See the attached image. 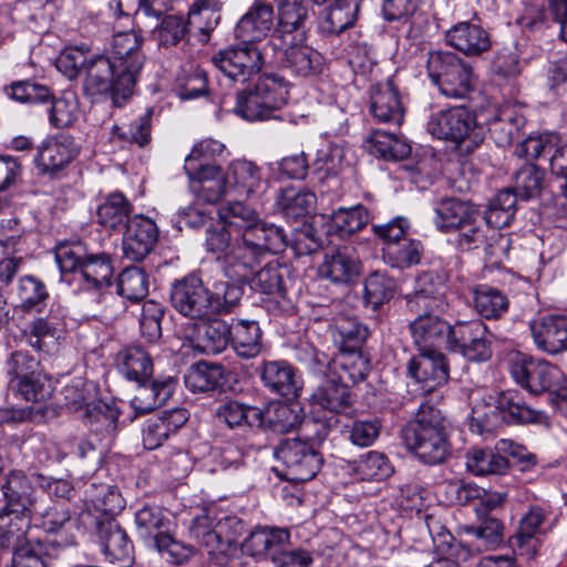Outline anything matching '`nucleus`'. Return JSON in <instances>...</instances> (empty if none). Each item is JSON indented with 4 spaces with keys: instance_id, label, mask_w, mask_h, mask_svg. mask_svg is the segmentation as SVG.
<instances>
[{
    "instance_id": "f257e3e1",
    "label": "nucleus",
    "mask_w": 567,
    "mask_h": 567,
    "mask_svg": "<svg viewBox=\"0 0 567 567\" xmlns=\"http://www.w3.org/2000/svg\"><path fill=\"white\" fill-rule=\"evenodd\" d=\"M218 214L220 220L241 239L243 246H237L235 252L239 255L243 249L244 259L264 257L267 252L278 254L288 246L284 229L275 224L260 221L257 209L250 205L240 200L229 202L218 209Z\"/></svg>"
},
{
    "instance_id": "f03ea898",
    "label": "nucleus",
    "mask_w": 567,
    "mask_h": 567,
    "mask_svg": "<svg viewBox=\"0 0 567 567\" xmlns=\"http://www.w3.org/2000/svg\"><path fill=\"white\" fill-rule=\"evenodd\" d=\"M450 423L441 410L429 403L420 405L415 419L402 431L405 447L421 463L439 465L452 454Z\"/></svg>"
},
{
    "instance_id": "7ed1b4c3",
    "label": "nucleus",
    "mask_w": 567,
    "mask_h": 567,
    "mask_svg": "<svg viewBox=\"0 0 567 567\" xmlns=\"http://www.w3.org/2000/svg\"><path fill=\"white\" fill-rule=\"evenodd\" d=\"M134 517L137 535L155 547L167 561L175 565L188 561L194 549L173 537L175 523L167 511L157 505H144L135 512Z\"/></svg>"
},
{
    "instance_id": "20e7f679",
    "label": "nucleus",
    "mask_w": 567,
    "mask_h": 567,
    "mask_svg": "<svg viewBox=\"0 0 567 567\" xmlns=\"http://www.w3.org/2000/svg\"><path fill=\"white\" fill-rule=\"evenodd\" d=\"M55 261L62 274H73L84 289L100 290L111 285L114 268L110 255L87 252L81 241L56 246Z\"/></svg>"
},
{
    "instance_id": "39448f33",
    "label": "nucleus",
    "mask_w": 567,
    "mask_h": 567,
    "mask_svg": "<svg viewBox=\"0 0 567 567\" xmlns=\"http://www.w3.org/2000/svg\"><path fill=\"white\" fill-rule=\"evenodd\" d=\"M288 86L275 74H264L254 86L237 93L234 112L247 121L278 118L275 112L287 103Z\"/></svg>"
},
{
    "instance_id": "423d86ee",
    "label": "nucleus",
    "mask_w": 567,
    "mask_h": 567,
    "mask_svg": "<svg viewBox=\"0 0 567 567\" xmlns=\"http://www.w3.org/2000/svg\"><path fill=\"white\" fill-rule=\"evenodd\" d=\"M426 127L432 136L454 142L468 153L477 148L485 138V127L477 123L475 113L465 105L432 114Z\"/></svg>"
},
{
    "instance_id": "0eeeda50",
    "label": "nucleus",
    "mask_w": 567,
    "mask_h": 567,
    "mask_svg": "<svg viewBox=\"0 0 567 567\" xmlns=\"http://www.w3.org/2000/svg\"><path fill=\"white\" fill-rule=\"evenodd\" d=\"M426 69L432 82L446 97L465 99L473 90L472 66L453 52H431Z\"/></svg>"
},
{
    "instance_id": "6e6552de",
    "label": "nucleus",
    "mask_w": 567,
    "mask_h": 567,
    "mask_svg": "<svg viewBox=\"0 0 567 567\" xmlns=\"http://www.w3.org/2000/svg\"><path fill=\"white\" fill-rule=\"evenodd\" d=\"M230 228L223 223L221 226L210 227L206 230V249L213 254H223V270L228 279L237 281L247 280L260 262L262 256H252L250 259L237 255V246L241 247V239H238Z\"/></svg>"
},
{
    "instance_id": "1a4fd4ad",
    "label": "nucleus",
    "mask_w": 567,
    "mask_h": 567,
    "mask_svg": "<svg viewBox=\"0 0 567 567\" xmlns=\"http://www.w3.org/2000/svg\"><path fill=\"white\" fill-rule=\"evenodd\" d=\"M144 37L140 30L122 31L113 35L110 58L120 72V86L133 92L137 78L146 61L142 50Z\"/></svg>"
},
{
    "instance_id": "9d476101",
    "label": "nucleus",
    "mask_w": 567,
    "mask_h": 567,
    "mask_svg": "<svg viewBox=\"0 0 567 567\" xmlns=\"http://www.w3.org/2000/svg\"><path fill=\"white\" fill-rule=\"evenodd\" d=\"M306 40L307 35L298 32L295 38L269 40L268 45L282 68L298 76H310L321 72L323 58Z\"/></svg>"
},
{
    "instance_id": "9b49d317",
    "label": "nucleus",
    "mask_w": 567,
    "mask_h": 567,
    "mask_svg": "<svg viewBox=\"0 0 567 567\" xmlns=\"http://www.w3.org/2000/svg\"><path fill=\"white\" fill-rule=\"evenodd\" d=\"M275 456L287 468L289 480L306 482L316 476L322 465V456L300 437L284 440L275 450Z\"/></svg>"
},
{
    "instance_id": "f8f14e48",
    "label": "nucleus",
    "mask_w": 567,
    "mask_h": 567,
    "mask_svg": "<svg viewBox=\"0 0 567 567\" xmlns=\"http://www.w3.org/2000/svg\"><path fill=\"white\" fill-rule=\"evenodd\" d=\"M313 373L323 372L327 368L331 373L348 377L353 383L363 381L370 371V361L363 353L355 349L343 350L333 358L328 359L324 353L317 352L313 348H306V357H298Z\"/></svg>"
},
{
    "instance_id": "ddd939ff",
    "label": "nucleus",
    "mask_w": 567,
    "mask_h": 567,
    "mask_svg": "<svg viewBox=\"0 0 567 567\" xmlns=\"http://www.w3.org/2000/svg\"><path fill=\"white\" fill-rule=\"evenodd\" d=\"M516 154L532 159L548 155L550 172L561 181L560 187L567 197V143H561L558 135L529 136L517 146Z\"/></svg>"
},
{
    "instance_id": "4468645a",
    "label": "nucleus",
    "mask_w": 567,
    "mask_h": 567,
    "mask_svg": "<svg viewBox=\"0 0 567 567\" xmlns=\"http://www.w3.org/2000/svg\"><path fill=\"white\" fill-rule=\"evenodd\" d=\"M212 62L229 81L244 83L261 70L264 56L256 44L243 43L219 51Z\"/></svg>"
},
{
    "instance_id": "2eb2a0df",
    "label": "nucleus",
    "mask_w": 567,
    "mask_h": 567,
    "mask_svg": "<svg viewBox=\"0 0 567 567\" xmlns=\"http://www.w3.org/2000/svg\"><path fill=\"white\" fill-rule=\"evenodd\" d=\"M447 349L473 362H484L492 357L486 326L481 320L457 321L453 324Z\"/></svg>"
},
{
    "instance_id": "dca6fc26",
    "label": "nucleus",
    "mask_w": 567,
    "mask_h": 567,
    "mask_svg": "<svg viewBox=\"0 0 567 567\" xmlns=\"http://www.w3.org/2000/svg\"><path fill=\"white\" fill-rule=\"evenodd\" d=\"M551 515L548 504H535L519 519L517 532L509 537V546L515 555L530 560L540 547L539 535L545 533L544 525Z\"/></svg>"
},
{
    "instance_id": "f3484780",
    "label": "nucleus",
    "mask_w": 567,
    "mask_h": 567,
    "mask_svg": "<svg viewBox=\"0 0 567 567\" xmlns=\"http://www.w3.org/2000/svg\"><path fill=\"white\" fill-rule=\"evenodd\" d=\"M511 374L520 388L535 395L551 390L561 379L558 367L546 360L534 358L515 360L511 367Z\"/></svg>"
},
{
    "instance_id": "a211bd4d",
    "label": "nucleus",
    "mask_w": 567,
    "mask_h": 567,
    "mask_svg": "<svg viewBox=\"0 0 567 567\" xmlns=\"http://www.w3.org/2000/svg\"><path fill=\"white\" fill-rule=\"evenodd\" d=\"M240 525V520L235 516H227L215 524L214 519L205 513L192 519L189 534L207 549V554L212 558L216 551L223 549L221 545L236 538Z\"/></svg>"
},
{
    "instance_id": "6ab92c4d",
    "label": "nucleus",
    "mask_w": 567,
    "mask_h": 567,
    "mask_svg": "<svg viewBox=\"0 0 567 567\" xmlns=\"http://www.w3.org/2000/svg\"><path fill=\"white\" fill-rule=\"evenodd\" d=\"M169 300L173 308L184 317L207 318V286L196 274L175 280L171 286Z\"/></svg>"
},
{
    "instance_id": "aec40b11",
    "label": "nucleus",
    "mask_w": 567,
    "mask_h": 567,
    "mask_svg": "<svg viewBox=\"0 0 567 567\" xmlns=\"http://www.w3.org/2000/svg\"><path fill=\"white\" fill-rule=\"evenodd\" d=\"M316 374L320 379L309 398L310 405L333 414L346 413L352 406L353 399L344 377L331 373L327 368Z\"/></svg>"
},
{
    "instance_id": "412c9836",
    "label": "nucleus",
    "mask_w": 567,
    "mask_h": 567,
    "mask_svg": "<svg viewBox=\"0 0 567 567\" xmlns=\"http://www.w3.org/2000/svg\"><path fill=\"white\" fill-rule=\"evenodd\" d=\"M444 290V280L439 274L424 271L415 278L413 290L404 296L405 307L409 312L446 311Z\"/></svg>"
},
{
    "instance_id": "4be33fe9",
    "label": "nucleus",
    "mask_w": 567,
    "mask_h": 567,
    "mask_svg": "<svg viewBox=\"0 0 567 567\" xmlns=\"http://www.w3.org/2000/svg\"><path fill=\"white\" fill-rule=\"evenodd\" d=\"M444 311L412 312L416 316L409 324L419 351L447 349L453 326L440 317Z\"/></svg>"
},
{
    "instance_id": "5701e85b",
    "label": "nucleus",
    "mask_w": 567,
    "mask_h": 567,
    "mask_svg": "<svg viewBox=\"0 0 567 567\" xmlns=\"http://www.w3.org/2000/svg\"><path fill=\"white\" fill-rule=\"evenodd\" d=\"M120 72L110 56L100 55L86 66L85 90L89 94H110L115 104L125 101L133 92L123 91L118 83Z\"/></svg>"
},
{
    "instance_id": "b1692460",
    "label": "nucleus",
    "mask_w": 567,
    "mask_h": 567,
    "mask_svg": "<svg viewBox=\"0 0 567 567\" xmlns=\"http://www.w3.org/2000/svg\"><path fill=\"white\" fill-rule=\"evenodd\" d=\"M79 152L80 147L73 136L56 134L45 138L38 146L35 165L43 174H54L64 169Z\"/></svg>"
},
{
    "instance_id": "393cba45",
    "label": "nucleus",
    "mask_w": 567,
    "mask_h": 567,
    "mask_svg": "<svg viewBox=\"0 0 567 567\" xmlns=\"http://www.w3.org/2000/svg\"><path fill=\"white\" fill-rule=\"evenodd\" d=\"M158 241V228L153 219L138 214L132 216L123 234V251L126 258L142 261Z\"/></svg>"
},
{
    "instance_id": "a878e982",
    "label": "nucleus",
    "mask_w": 567,
    "mask_h": 567,
    "mask_svg": "<svg viewBox=\"0 0 567 567\" xmlns=\"http://www.w3.org/2000/svg\"><path fill=\"white\" fill-rule=\"evenodd\" d=\"M91 525L96 528L97 542L106 561H130L133 546L125 530L113 517L96 516Z\"/></svg>"
},
{
    "instance_id": "bb28decb",
    "label": "nucleus",
    "mask_w": 567,
    "mask_h": 567,
    "mask_svg": "<svg viewBox=\"0 0 567 567\" xmlns=\"http://www.w3.org/2000/svg\"><path fill=\"white\" fill-rule=\"evenodd\" d=\"M530 331L538 350L550 355L567 350V317L543 316L530 323Z\"/></svg>"
},
{
    "instance_id": "cd10ccee",
    "label": "nucleus",
    "mask_w": 567,
    "mask_h": 567,
    "mask_svg": "<svg viewBox=\"0 0 567 567\" xmlns=\"http://www.w3.org/2000/svg\"><path fill=\"white\" fill-rule=\"evenodd\" d=\"M262 384L272 393L287 399L299 396L301 378L296 368L284 360L265 361L259 368Z\"/></svg>"
},
{
    "instance_id": "c85d7f7f",
    "label": "nucleus",
    "mask_w": 567,
    "mask_h": 567,
    "mask_svg": "<svg viewBox=\"0 0 567 567\" xmlns=\"http://www.w3.org/2000/svg\"><path fill=\"white\" fill-rule=\"evenodd\" d=\"M227 181L229 190L239 197L251 200L260 198L268 187L261 169L255 163L246 159H236L230 163Z\"/></svg>"
},
{
    "instance_id": "c756f323",
    "label": "nucleus",
    "mask_w": 567,
    "mask_h": 567,
    "mask_svg": "<svg viewBox=\"0 0 567 567\" xmlns=\"http://www.w3.org/2000/svg\"><path fill=\"white\" fill-rule=\"evenodd\" d=\"M274 25V9L270 4L256 1L237 22L234 33L243 43L256 44L265 39Z\"/></svg>"
},
{
    "instance_id": "7c9ffc66",
    "label": "nucleus",
    "mask_w": 567,
    "mask_h": 567,
    "mask_svg": "<svg viewBox=\"0 0 567 567\" xmlns=\"http://www.w3.org/2000/svg\"><path fill=\"white\" fill-rule=\"evenodd\" d=\"M231 326L218 318L202 321L195 324L190 338L192 347L203 354H219L230 344Z\"/></svg>"
},
{
    "instance_id": "2f4dec72",
    "label": "nucleus",
    "mask_w": 567,
    "mask_h": 567,
    "mask_svg": "<svg viewBox=\"0 0 567 567\" xmlns=\"http://www.w3.org/2000/svg\"><path fill=\"white\" fill-rule=\"evenodd\" d=\"M87 509L81 513L80 520L83 525L92 524L95 517H90V508L105 517H112L125 507V501L115 485L111 483H97L95 480L86 488Z\"/></svg>"
},
{
    "instance_id": "473e14b6",
    "label": "nucleus",
    "mask_w": 567,
    "mask_h": 567,
    "mask_svg": "<svg viewBox=\"0 0 567 567\" xmlns=\"http://www.w3.org/2000/svg\"><path fill=\"white\" fill-rule=\"evenodd\" d=\"M495 410L507 423L540 425L548 423L545 412L528 405L516 390L501 392L495 401Z\"/></svg>"
},
{
    "instance_id": "72a5a7b5",
    "label": "nucleus",
    "mask_w": 567,
    "mask_h": 567,
    "mask_svg": "<svg viewBox=\"0 0 567 567\" xmlns=\"http://www.w3.org/2000/svg\"><path fill=\"white\" fill-rule=\"evenodd\" d=\"M370 111L379 122L396 125L402 123L404 107L400 93L392 81L378 83L371 89Z\"/></svg>"
},
{
    "instance_id": "f704fd0d",
    "label": "nucleus",
    "mask_w": 567,
    "mask_h": 567,
    "mask_svg": "<svg viewBox=\"0 0 567 567\" xmlns=\"http://www.w3.org/2000/svg\"><path fill=\"white\" fill-rule=\"evenodd\" d=\"M449 45L467 56L480 55L491 48L488 32L481 25L471 22H460L445 33Z\"/></svg>"
},
{
    "instance_id": "c9c22d12",
    "label": "nucleus",
    "mask_w": 567,
    "mask_h": 567,
    "mask_svg": "<svg viewBox=\"0 0 567 567\" xmlns=\"http://www.w3.org/2000/svg\"><path fill=\"white\" fill-rule=\"evenodd\" d=\"M34 475L39 474L32 473L28 476L18 470L10 471L6 475L1 486L6 499L3 508L19 513L30 512L34 502L33 488L37 485Z\"/></svg>"
},
{
    "instance_id": "e433bc0d",
    "label": "nucleus",
    "mask_w": 567,
    "mask_h": 567,
    "mask_svg": "<svg viewBox=\"0 0 567 567\" xmlns=\"http://www.w3.org/2000/svg\"><path fill=\"white\" fill-rule=\"evenodd\" d=\"M319 274L336 284H350L360 275V262L354 250L344 246L326 252Z\"/></svg>"
},
{
    "instance_id": "4c0bfd02",
    "label": "nucleus",
    "mask_w": 567,
    "mask_h": 567,
    "mask_svg": "<svg viewBox=\"0 0 567 567\" xmlns=\"http://www.w3.org/2000/svg\"><path fill=\"white\" fill-rule=\"evenodd\" d=\"M136 383L131 405L137 414H145L163 405L172 396L177 382L173 377H165Z\"/></svg>"
},
{
    "instance_id": "58836bf2",
    "label": "nucleus",
    "mask_w": 567,
    "mask_h": 567,
    "mask_svg": "<svg viewBox=\"0 0 567 567\" xmlns=\"http://www.w3.org/2000/svg\"><path fill=\"white\" fill-rule=\"evenodd\" d=\"M188 178L193 193L209 204L217 203L229 190L227 175L225 176L215 165L200 163L196 173Z\"/></svg>"
},
{
    "instance_id": "ea45409f",
    "label": "nucleus",
    "mask_w": 567,
    "mask_h": 567,
    "mask_svg": "<svg viewBox=\"0 0 567 567\" xmlns=\"http://www.w3.org/2000/svg\"><path fill=\"white\" fill-rule=\"evenodd\" d=\"M434 224L442 233H451L466 228L473 223L476 210L461 199L451 197L441 199L434 208Z\"/></svg>"
},
{
    "instance_id": "a19ab883",
    "label": "nucleus",
    "mask_w": 567,
    "mask_h": 567,
    "mask_svg": "<svg viewBox=\"0 0 567 567\" xmlns=\"http://www.w3.org/2000/svg\"><path fill=\"white\" fill-rule=\"evenodd\" d=\"M278 27L269 40L295 38L298 32L307 35L309 10L305 0H277Z\"/></svg>"
},
{
    "instance_id": "79ce46f5",
    "label": "nucleus",
    "mask_w": 567,
    "mask_h": 567,
    "mask_svg": "<svg viewBox=\"0 0 567 567\" xmlns=\"http://www.w3.org/2000/svg\"><path fill=\"white\" fill-rule=\"evenodd\" d=\"M115 362L120 373L128 381H147L153 374V360L142 346L131 344L121 349Z\"/></svg>"
},
{
    "instance_id": "37998d69",
    "label": "nucleus",
    "mask_w": 567,
    "mask_h": 567,
    "mask_svg": "<svg viewBox=\"0 0 567 567\" xmlns=\"http://www.w3.org/2000/svg\"><path fill=\"white\" fill-rule=\"evenodd\" d=\"M243 284L245 281L229 279L207 286V318L231 312L244 295Z\"/></svg>"
},
{
    "instance_id": "c03bdc74",
    "label": "nucleus",
    "mask_w": 567,
    "mask_h": 567,
    "mask_svg": "<svg viewBox=\"0 0 567 567\" xmlns=\"http://www.w3.org/2000/svg\"><path fill=\"white\" fill-rule=\"evenodd\" d=\"M216 417L231 430H245L262 425L264 411L255 405H248L236 400L221 403L216 409Z\"/></svg>"
},
{
    "instance_id": "a18cd8bd",
    "label": "nucleus",
    "mask_w": 567,
    "mask_h": 567,
    "mask_svg": "<svg viewBox=\"0 0 567 567\" xmlns=\"http://www.w3.org/2000/svg\"><path fill=\"white\" fill-rule=\"evenodd\" d=\"M408 372L417 382L433 381L441 384L449 378L445 357L439 350L420 351V354L410 361Z\"/></svg>"
},
{
    "instance_id": "49530a36",
    "label": "nucleus",
    "mask_w": 567,
    "mask_h": 567,
    "mask_svg": "<svg viewBox=\"0 0 567 567\" xmlns=\"http://www.w3.org/2000/svg\"><path fill=\"white\" fill-rule=\"evenodd\" d=\"M133 206L121 192H113L106 195L97 206L96 220L106 229L121 230L126 227L131 217Z\"/></svg>"
},
{
    "instance_id": "de8ad7c7",
    "label": "nucleus",
    "mask_w": 567,
    "mask_h": 567,
    "mask_svg": "<svg viewBox=\"0 0 567 567\" xmlns=\"http://www.w3.org/2000/svg\"><path fill=\"white\" fill-rule=\"evenodd\" d=\"M30 512L19 513L9 508L0 512V546L12 550L33 538L29 536Z\"/></svg>"
},
{
    "instance_id": "09e8293b",
    "label": "nucleus",
    "mask_w": 567,
    "mask_h": 567,
    "mask_svg": "<svg viewBox=\"0 0 567 567\" xmlns=\"http://www.w3.org/2000/svg\"><path fill=\"white\" fill-rule=\"evenodd\" d=\"M358 11L359 4L355 0H334L324 10L319 29L324 34H340L353 25Z\"/></svg>"
},
{
    "instance_id": "8fccbe9b",
    "label": "nucleus",
    "mask_w": 567,
    "mask_h": 567,
    "mask_svg": "<svg viewBox=\"0 0 567 567\" xmlns=\"http://www.w3.org/2000/svg\"><path fill=\"white\" fill-rule=\"evenodd\" d=\"M261 329L257 321L239 320L231 326L230 344L238 357L250 359L261 351Z\"/></svg>"
},
{
    "instance_id": "3c124183",
    "label": "nucleus",
    "mask_w": 567,
    "mask_h": 567,
    "mask_svg": "<svg viewBox=\"0 0 567 567\" xmlns=\"http://www.w3.org/2000/svg\"><path fill=\"white\" fill-rule=\"evenodd\" d=\"M255 269L256 267L250 277L245 280V284L251 282L255 289H258L262 293L274 296L278 302L287 299L285 280L287 270L281 267L279 262L271 261L257 272H255Z\"/></svg>"
},
{
    "instance_id": "603ef678",
    "label": "nucleus",
    "mask_w": 567,
    "mask_h": 567,
    "mask_svg": "<svg viewBox=\"0 0 567 567\" xmlns=\"http://www.w3.org/2000/svg\"><path fill=\"white\" fill-rule=\"evenodd\" d=\"M84 417L92 433L101 440H109L116 432L120 412L115 406L99 401L86 405Z\"/></svg>"
},
{
    "instance_id": "864d4df0",
    "label": "nucleus",
    "mask_w": 567,
    "mask_h": 567,
    "mask_svg": "<svg viewBox=\"0 0 567 567\" xmlns=\"http://www.w3.org/2000/svg\"><path fill=\"white\" fill-rule=\"evenodd\" d=\"M224 380L223 365L205 361L193 364L184 375L186 388L194 393L213 391L220 386Z\"/></svg>"
},
{
    "instance_id": "5fc2aeb1",
    "label": "nucleus",
    "mask_w": 567,
    "mask_h": 567,
    "mask_svg": "<svg viewBox=\"0 0 567 567\" xmlns=\"http://www.w3.org/2000/svg\"><path fill=\"white\" fill-rule=\"evenodd\" d=\"M70 543L68 539L60 543L49 539H32L13 549L11 565L12 567H48L47 557L50 555V548Z\"/></svg>"
},
{
    "instance_id": "6e6d98bb",
    "label": "nucleus",
    "mask_w": 567,
    "mask_h": 567,
    "mask_svg": "<svg viewBox=\"0 0 567 567\" xmlns=\"http://www.w3.org/2000/svg\"><path fill=\"white\" fill-rule=\"evenodd\" d=\"M516 194L512 188L499 190L484 213V219L488 227L499 230L511 225L516 213Z\"/></svg>"
},
{
    "instance_id": "4d7b16f0",
    "label": "nucleus",
    "mask_w": 567,
    "mask_h": 567,
    "mask_svg": "<svg viewBox=\"0 0 567 567\" xmlns=\"http://www.w3.org/2000/svg\"><path fill=\"white\" fill-rule=\"evenodd\" d=\"M317 203L316 194L306 188L286 187L276 200L278 209L287 218H299L310 214Z\"/></svg>"
},
{
    "instance_id": "13d9d810",
    "label": "nucleus",
    "mask_w": 567,
    "mask_h": 567,
    "mask_svg": "<svg viewBox=\"0 0 567 567\" xmlns=\"http://www.w3.org/2000/svg\"><path fill=\"white\" fill-rule=\"evenodd\" d=\"M424 247L417 239L403 238L396 244L382 247L383 259L393 268L406 269L420 264Z\"/></svg>"
},
{
    "instance_id": "bf43d9fd",
    "label": "nucleus",
    "mask_w": 567,
    "mask_h": 567,
    "mask_svg": "<svg viewBox=\"0 0 567 567\" xmlns=\"http://www.w3.org/2000/svg\"><path fill=\"white\" fill-rule=\"evenodd\" d=\"M466 470L474 475L483 476L506 473L508 460L491 449L474 447L466 453Z\"/></svg>"
},
{
    "instance_id": "052dcab7",
    "label": "nucleus",
    "mask_w": 567,
    "mask_h": 567,
    "mask_svg": "<svg viewBox=\"0 0 567 567\" xmlns=\"http://www.w3.org/2000/svg\"><path fill=\"white\" fill-rule=\"evenodd\" d=\"M472 293L476 311L486 319L501 318L508 309L507 297L496 288L480 285Z\"/></svg>"
},
{
    "instance_id": "680f3d73",
    "label": "nucleus",
    "mask_w": 567,
    "mask_h": 567,
    "mask_svg": "<svg viewBox=\"0 0 567 567\" xmlns=\"http://www.w3.org/2000/svg\"><path fill=\"white\" fill-rule=\"evenodd\" d=\"M369 221V213L362 205L340 207L331 214L329 229L343 238L361 230Z\"/></svg>"
},
{
    "instance_id": "e2e57ef3",
    "label": "nucleus",
    "mask_w": 567,
    "mask_h": 567,
    "mask_svg": "<svg viewBox=\"0 0 567 567\" xmlns=\"http://www.w3.org/2000/svg\"><path fill=\"white\" fill-rule=\"evenodd\" d=\"M152 115L153 110L148 109L127 127L114 125L112 128L113 141L136 144L140 147L147 145L151 141Z\"/></svg>"
},
{
    "instance_id": "0e129e2a",
    "label": "nucleus",
    "mask_w": 567,
    "mask_h": 567,
    "mask_svg": "<svg viewBox=\"0 0 567 567\" xmlns=\"http://www.w3.org/2000/svg\"><path fill=\"white\" fill-rule=\"evenodd\" d=\"M148 286V276L143 269L127 267L118 276L117 293L130 301L136 302L147 296Z\"/></svg>"
},
{
    "instance_id": "69168bd1",
    "label": "nucleus",
    "mask_w": 567,
    "mask_h": 567,
    "mask_svg": "<svg viewBox=\"0 0 567 567\" xmlns=\"http://www.w3.org/2000/svg\"><path fill=\"white\" fill-rule=\"evenodd\" d=\"M354 471L362 480L381 481L392 474L393 467L385 454L369 451L354 461Z\"/></svg>"
},
{
    "instance_id": "338daca9",
    "label": "nucleus",
    "mask_w": 567,
    "mask_h": 567,
    "mask_svg": "<svg viewBox=\"0 0 567 567\" xmlns=\"http://www.w3.org/2000/svg\"><path fill=\"white\" fill-rule=\"evenodd\" d=\"M395 291V282L392 278L380 271H374L364 280V298L373 310L389 302Z\"/></svg>"
},
{
    "instance_id": "774afa93",
    "label": "nucleus",
    "mask_w": 567,
    "mask_h": 567,
    "mask_svg": "<svg viewBox=\"0 0 567 567\" xmlns=\"http://www.w3.org/2000/svg\"><path fill=\"white\" fill-rule=\"evenodd\" d=\"M49 121L55 128L73 125L79 117V101L73 92H64L60 97L53 99L48 110Z\"/></svg>"
}]
</instances>
